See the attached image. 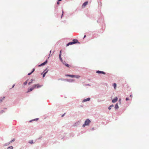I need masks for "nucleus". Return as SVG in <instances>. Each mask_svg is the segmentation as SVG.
Segmentation results:
<instances>
[{"mask_svg":"<svg viewBox=\"0 0 149 149\" xmlns=\"http://www.w3.org/2000/svg\"><path fill=\"white\" fill-rule=\"evenodd\" d=\"M76 43L80 44V43L79 42L78 40L77 39H74L72 40V41L70 42L67 44L66 45V46L67 47L70 45H72Z\"/></svg>","mask_w":149,"mask_h":149,"instance_id":"f257e3e1","label":"nucleus"},{"mask_svg":"<svg viewBox=\"0 0 149 149\" xmlns=\"http://www.w3.org/2000/svg\"><path fill=\"white\" fill-rule=\"evenodd\" d=\"M91 122V121L88 118L86 119L85 121L84 124L83 125L82 127H84L86 126L89 125Z\"/></svg>","mask_w":149,"mask_h":149,"instance_id":"f03ea898","label":"nucleus"},{"mask_svg":"<svg viewBox=\"0 0 149 149\" xmlns=\"http://www.w3.org/2000/svg\"><path fill=\"white\" fill-rule=\"evenodd\" d=\"M58 80H60L61 81H67L69 82H74V80L72 79H64L63 78H61L59 79H58Z\"/></svg>","mask_w":149,"mask_h":149,"instance_id":"7ed1b4c3","label":"nucleus"},{"mask_svg":"<svg viewBox=\"0 0 149 149\" xmlns=\"http://www.w3.org/2000/svg\"><path fill=\"white\" fill-rule=\"evenodd\" d=\"M100 16L99 17L98 19L97 20V23H101V22H103V15L102 14H100Z\"/></svg>","mask_w":149,"mask_h":149,"instance_id":"20e7f679","label":"nucleus"},{"mask_svg":"<svg viewBox=\"0 0 149 149\" xmlns=\"http://www.w3.org/2000/svg\"><path fill=\"white\" fill-rule=\"evenodd\" d=\"M48 62V61L47 59L45 61H44V62L41 63L40 64L38 65V67H40L42 66H43L45 65Z\"/></svg>","mask_w":149,"mask_h":149,"instance_id":"39448f33","label":"nucleus"},{"mask_svg":"<svg viewBox=\"0 0 149 149\" xmlns=\"http://www.w3.org/2000/svg\"><path fill=\"white\" fill-rule=\"evenodd\" d=\"M34 87L36 88H38L42 87L43 86V85H40L39 84H36L33 85Z\"/></svg>","mask_w":149,"mask_h":149,"instance_id":"423d86ee","label":"nucleus"},{"mask_svg":"<svg viewBox=\"0 0 149 149\" xmlns=\"http://www.w3.org/2000/svg\"><path fill=\"white\" fill-rule=\"evenodd\" d=\"M96 73H97L98 74H106V73L103 71H100V70H97L96 71Z\"/></svg>","mask_w":149,"mask_h":149,"instance_id":"0eeeda50","label":"nucleus"},{"mask_svg":"<svg viewBox=\"0 0 149 149\" xmlns=\"http://www.w3.org/2000/svg\"><path fill=\"white\" fill-rule=\"evenodd\" d=\"M35 88L34 87V85H33L32 87L28 88L27 93L29 92L32 91Z\"/></svg>","mask_w":149,"mask_h":149,"instance_id":"6e6552de","label":"nucleus"},{"mask_svg":"<svg viewBox=\"0 0 149 149\" xmlns=\"http://www.w3.org/2000/svg\"><path fill=\"white\" fill-rule=\"evenodd\" d=\"M61 52H62V51H61V50L60 52V53H59V58L60 60L62 62L63 61L62 60V58L61 57Z\"/></svg>","mask_w":149,"mask_h":149,"instance_id":"1a4fd4ad","label":"nucleus"},{"mask_svg":"<svg viewBox=\"0 0 149 149\" xmlns=\"http://www.w3.org/2000/svg\"><path fill=\"white\" fill-rule=\"evenodd\" d=\"M118 100V98L117 97H116L113 99L112 100V102L113 103L116 102Z\"/></svg>","mask_w":149,"mask_h":149,"instance_id":"9d476101","label":"nucleus"},{"mask_svg":"<svg viewBox=\"0 0 149 149\" xmlns=\"http://www.w3.org/2000/svg\"><path fill=\"white\" fill-rule=\"evenodd\" d=\"M91 100V98L89 97H88L86 99H84L82 101L83 102H86L87 101H90Z\"/></svg>","mask_w":149,"mask_h":149,"instance_id":"9b49d317","label":"nucleus"},{"mask_svg":"<svg viewBox=\"0 0 149 149\" xmlns=\"http://www.w3.org/2000/svg\"><path fill=\"white\" fill-rule=\"evenodd\" d=\"M65 75L66 77H70L71 78H73V76H74V75L69 74H65Z\"/></svg>","mask_w":149,"mask_h":149,"instance_id":"f8f14e48","label":"nucleus"},{"mask_svg":"<svg viewBox=\"0 0 149 149\" xmlns=\"http://www.w3.org/2000/svg\"><path fill=\"white\" fill-rule=\"evenodd\" d=\"M88 3V1H85L83 3L82 5V6L84 7L86 6L87 5Z\"/></svg>","mask_w":149,"mask_h":149,"instance_id":"ddd939ff","label":"nucleus"},{"mask_svg":"<svg viewBox=\"0 0 149 149\" xmlns=\"http://www.w3.org/2000/svg\"><path fill=\"white\" fill-rule=\"evenodd\" d=\"M115 109L116 110L118 109L119 108V107L118 105V103H117L115 105V107H114Z\"/></svg>","mask_w":149,"mask_h":149,"instance_id":"4468645a","label":"nucleus"},{"mask_svg":"<svg viewBox=\"0 0 149 149\" xmlns=\"http://www.w3.org/2000/svg\"><path fill=\"white\" fill-rule=\"evenodd\" d=\"M48 71H49V70H47V68H46L45 70L43 71V72L46 74L47 73Z\"/></svg>","mask_w":149,"mask_h":149,"instance_id":"2eb2a0df","label":"nucleus"},{"mask_svg":"<svg viewBox=\"0 0 149 149\" xmlns=\"http://www.w3.org/2000/svg\"><path fill=\"white\" fill-rule=\"evenodd\" d=\"M80 77V76L78 75H74L73 78L75 77L77 79H79Z\"/></svg>","mask_w":149,"mask_h":149,"instance_id":"dca6fc26","label":"nucleus"},{"mask_svg":"<svg viewBox=\"0 0 149 149\" xmlns=\"http://www.w3.org/2000/svg\"><path fill=\"white\" fill-rule=\"evenodd\" d=\"M114 106L113 104H112L109 106V107L108 108V109L109 110H110L112 107Z\"/></svg>","mask_w":149,"mask_h":149,"instance_id":"f3484780","label":"nucleus"},{"mask_svg":"<svg viewBox=\"0 0 149 149\" xmlns=\"http://www.w3.org/2000/svg\"><path fill=\"white\" fill-rule=\"evenodd\" d=\"M39 119V118H36L34 119H33L30 120L29 121L30 122H31L32 121L35 120H37Z\"/></svg>","mask_w":149,"mask_h":149,"instance_id":"a211bd4d","label":"nucleus"},{"mask_svg":"<svg viewBox=\"0 0 149 149\" xmlns=\"http://www.w3.org/2000/svg\"><path fill=\"white\" fill-rule=\"evenodd\" d=\"M34 79H31V81H30V82H29L28 83V85H30V84H31L32 83H33V82L32 81H34Z\"/></svg>","mask_w":149,"mask_h":149,"instance_id":"6ab92c4d","label":"nucleus"},{"mask_svg":"<svg viewBox=\"0 0 149 149\" xmlns=\"http://www.w3.org/2000/svg\"><path fill=\"white\" fill-rule=\"evenodd\" d=\"M65 65L68 68H70V67L71 66L70 65H69V64L68 63L65 64Z\"/></svg>","mask_w":149,"mask_h":149,"instance_id":"aec40b11","label":"nucleus"},{"mask_svg":"<svg viewBox=\"0 0 149 149\" xmlns=\"http://www.w3.org/2000/svg\"><path fill=\"white\" fill-rule=\"evenodd\" d=\"M79 122L75 123L73 125L74 126H77L79 125Z\"/></svg>","mask_w":149,"mask_h":149,"instance_id":"412c9836","label":"nucleus"},{"mask_svg":"<svg viewBox=\"0 0 149 149\" xmlns=\"http://www.w3.org/2000/svg\"><path fill=\"white\" fill-rule=\"evenodd\" d=\"M10 143H9V142L8 143H5V144H4L3 145V146H8V145H9V144H10Z\"/></svg>","mask_w":149,"mask_h":149,"instance_id":"4be33fe9","label":"nucleus"},{"mask_svg":"<svg viewBox=\"0 0 149 149\" xmlns=\"http://www.w3.org/2000/svg\"><path fill=\"white\" fill-rule=\"evenodd\" d=\"M13 147L11 146L8 147L7 149H13Z\"/></svg>","mask_w":149,"mask_h":149,"instance_id":"5701e85b","label":"nucleus"},{"mask_svg":"<svg viewBox=\"0 0 149 149\" xmlns=\"http://www.w3.org/2000/svg\"><path fill=\"white\" fill-rule=\"evenodd\" d=\"M28 80H27L25 81L24 83V85H26L28 83Z\"/></svg>","mask_w":149,"mask_h":149,"instance_id":"b1692460","label":"nucleus"},{"mask_svg":"<svg viewBox=\"0 0 149 149\" xmlns=\"http://www.w3.org/2000/svg\"><path fill=\"white\" fill-rule=\"evenodd\" d=\"M15 140V139L14 138L13 140H12L11 141H10L9 142V143H10H10H12V142H14Z\"/></svg>","mask_w":149,"mask_h":149,"instance_id":"393cba45","label":"nucleus"},{"mask_svg":"<svg viewBox=\"0 0 149 149\" xmlns=\"http://www.w3.org/2000/svg\"><path fill=\"white\" fill-rule=\"evenodd\" d=\"M113 86L114 87V88L115 89L116 87V84L115 83H114L113 84Z\"/></svg>","mask_w":149,"mask_h":149,"instance_id":"a878e982","label":"nucleus"},{"mask_svg":"<svg viewBox=\"0 0 149 149\" xmlns=\"http://www.w3.org/2000/svg\"><path fill=\"white\" fill-rule=\"evenodd\" d=\"M29 143L30 144H33V143H34V142H33V140H31L29 142Z\"/></svg>","mask_w":149,"mask_h":149,"instance_id":"bb28decb","label":"nucleus"},{"mask_svg":"<svg viewBox=\"0 0 149 149\" xmlns=\"http://www.w3.org/2000/svg\"><path fill=\"white\" fill-rule=\"evenodd\" d=\"M41 74L42 75V77L43 78L44 77H45L46 74H45V73H44L42 72L41 73Z\"/></svg>","mask_w":149,"mask_h":149,"instance_id":"cd10ccee","label":"nucleus"},{"mask_svg":"<svg viewBox=\"0 0 149 149\" xmlns=\"http://www.w3.org/2000/svg\"><path fill=\"white\" fill-rule=\"evenodd\" d=\"M121 98H119L118 102L120 104H121Z\"/></svg>","mask_w":149,"mask_h":149,"instance_id":"c85d7f7f","label":"nucleus"},{"mask_svg":"<svg viewBox=\"0 0 149 149\" xmlns=\"http://www.w3.org/2000/svg\"><path fill=\"white\" fill-rule=\"evenodd\" d=\"M62 0H58L57 2V4L58 5H59L60 4L59 2L61 1Z\"/></svg>","mask_w":149,"mask_h":149,"instance_id":"c756f323","label":"nucleus"},{"mask_svg":"<svg viewBox=\"0 0 149 149\" xmlns=\"http://www.w3.org/2000/svg\"><path fill=\"white\" fill-rule=\"evenodd\" d=\"M62 63L64 65H65V64H67V63H66V62L65 61H63Z\"/></svg>","mask_w":149,"mask_h":149,"instance_id":"7c9ffc66","label":"nucleus"},{"mask_svg":"<svg viewBox=\"0 0 149 149\" xmlns=\"http://www.w3.org/2000/svg\"><path fill=\"white\" fill-rule=\"evenodd\" d=\"M35 68H33L31 71V72L33 73L34 71H35Z\"/></svg>","mask_w":149,"mask_h":149,"instance_id":"2f4dec72","label":"nucleus"},{"mask_svg":"<svg viewBox=\"0 0 149 149\" xmlns=\"http://www.w3.org/2000/svg\"><path fill=\"white\" fill-rule=\"evenodd\" d=\"M5 111L3 110H1L0 111V114H2L3 113V112H4Z\"/></svg>","mask_w":149,"mask_h":149,"instance_id":"473e14b6","label":"nucleus"},{"mask_svg":"<svg viewBox=\"0 0 149 149\" xmlns=\"http://www.w3.org/2000/svg\"><path fill=\"white\" fill-rule=\"evenodd\" d=\"M129 100V98L128 97H127L126 98H125V100L126 101H128V100Z\"/></svg>","mask_w":149,"mask_h":149,"instance_id":"72a5a7b5","label":"nucleus"},{"mask_svg":"<svg viewBox=\"0 0 149 149\" xmlns=\"http://www.w3.org/2000/svg\"><path fill=\"white\" fill-rule=\"evenodd\" d=\"M32 73L31 72H29V73H28V75H31Z\"/></svg>","mask_w":149,"mask_h":149,"instance_id":"f704fd0d","label":"nucleus"},{"mask_svg":"<svg viewBox=\"0 0 149 149\" xmlns=\"http://www.w3.org/2000/svg\"><path fill=\"white\" fill-rule=\"evenodd\" d=\"M65 113H64V114H62V116H61V117H63V116H65Z\"/></svg>","mask_w":149,"mask_h":149,"instance_id":"c9c22d12","label":"nucleus"},{"mask_svg":"<svg viewBox=\"0 0 149 149\" xmlns=\"http://www.w3.org/2000/svg\"><path fill=\"white\" fill-rule=\"evenodd\" d=\"M85 86H90L91 85L89 84H85Z\"/></svg>","mask_w":149,"mask_h":149,"instance_id":"e433bc0d","label":"nucleus"},{"mask_svg":"<svg viewBox=\"0 0 149 149\" xmlns=\"http://www.w3.org/2000/svg\"><path fill=\"white\" fill-rule=\"evenodd\" d=\"M95 130V128H94V127H93V128H92V129H91V130H92L93 131V130Z\"/></svg>","mask_w":149,"mask_h":149,"instance_id":"4c0bfd02","label":"nucleus"},{"mask_svg":"<svg viewBox=\"0 0 149 149\" xmlns=\"http://www.w3.org/2000/svg\"><path fill=\"white\" fill-rule=\"evenodd\" d=\"M42 138V136H40L38 138V139H40L41 138Z\"/></svg>","mask_w":149,"mask_h":149,"instance_id":"58836bf2","label":"nucleus"},{"mask_svg":"<svg viewBox=\"0 0 149 149\" xmlns=\"http://www.w3.org/2000/svg\"><path fill=\"white\" fill-rule=\"evenodd\" d=\"M15 86V84H13V86H12V88H14V87Z\"/></svg>","mask_w":149,"mask_h":149,"instance_id":"ea45409f","label":"nucleus"},{"mask_svg":"<svg viewBox=\"0 0 149 149\" xmlns=\"http://www.w3.org/2000/svg\"><path fill=\"white\" fill-rule=\"evenodd\" d=\"M63 15V14H62L61 15V18H62Z\"/></svg>","mask_w":149,"mask_h":149,"instance_id":"a19ab883","label":"nucleus"},{"mask_svg":"<svg viewBox=\"0 0 149 149\" xmlns=\"http://www.w3.org/2000/svg\"><path fill=\"white\" fill-rule=\"evenodd\" d=\"M86 37V35H85L83 39L85 38Z\"/></svg>","mask_w":149,"mask_h":149,"instance_id":"79ce46f5","label":"nucleus"},{"mask_svg":"<svg viewBox=\"0 0 149 149\" xmlns=\"http://www.w3.org/2000/svg\"><path fill=\"white\" fill-rule=\"evenodd\" d=\"M62 14H64V11L63 9L62 10Z\"/></svg>","mask_w":149,"mask_h":149,"instance_id":"37998d69","label":"nucleus"},{"mask_svg":"<svg viewBox=\"0 0 149 149\" xmlns=\"http://www.w3.org/2000/svg\"><path fill=\"white\" fill-rule=\"evenodd\" d=\"M49 56H51V54H49Z\"/></svg>","mask_w":149,"mask_h":149,"instance_id":"c03bdc74","label":"nucleus"},{"mask_svg":"<svg viewBox=\"0 0 149 149\" xmlns=\"http://www.w3.org/2000/svg\"><path fill=\"white\" fill-rule=\"evenodd\" d=\"M130 97H132V95H130Z\"/></svg>","mask_w":149,"mask_h":149,"instance_id":"a18cd8bd","label":"nucleus"},{"mask_svg":"<svg viewBox=\"0 0 149 149\" xmlns=\"http://www.w3.org/2000/svg\"><path fill=\"white\" fill-rule=\"evenodd\" d=\"M0 102H2V99H0Z\"/></svg>","mask_w":149,"mask_h":149,"instance_id":"49530a36","label":"nucleus"},{"mask_svg":"<svg viewBox=\"0 0 149 149\" xmlns=\"http://www.w3.org/2000/svg\"><path fill=\"white\" fill-rule=\"evenodd\" d=\"M51 50H50V52H49V54H51Z\"/></svg>","mask_w":149,"mask_h":149,"instance_id":"de8ad7c7","label":"nucleus"},{"mask_svg":"<svg viewBox=\"0 0 149 149\" xmlns=\"http://www.w3.org/2000/svg\"><path fill=\"white\" fill-rule=\"evenodd\" d=\"M4 109H7V108H4Z\"/></svg>","mask_w":149,"mask_h":149,"instance_id":"09e8293b","label":"nucleus"},{"mask_svg":"<svg viewBox=\"0 0 149 149\" xmlns=\"http://www.w3.org/2000/svg\"><path fill=\"white\" fill-rule=\"evenodd\" d=\"M4 98H5V97H3V99H4Z\"/></svg>","mask_w":149,"mask_h":149,"instance_id":"8fccbe9b","label":"nucleus"},{"mask_svg":"<svg viewBox=\"0 0 149 149\" xmlns=\"http://www.w3.org/2000/svg\"><path fill=\"white\" fill-rule=\"evenodd\" d=\"M54 51L53 52V54L54 53Z\"/></svg>","mask_w":149,"mask_h":149,"instance_id":"3c124183","label":"nucleus"},{"mask_svg":"<svg viewBox=\"0 0 149 149\" xmlns=\"http://www.w3.org/2000/svg\"><path fill=\"white\" fill-rule=\"evenodd\" d=\"M52 54H53V53H52V54H51V55H52Z\"/></svg>","mask_w":149,"mask_h":149,"instance_id":"603ef678","label":"nucleus"}]
</instances>
